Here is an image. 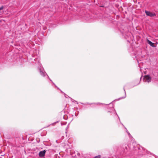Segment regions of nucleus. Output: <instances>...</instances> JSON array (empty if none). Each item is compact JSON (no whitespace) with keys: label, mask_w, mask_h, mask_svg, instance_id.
Listing matches in <instances>:
<instances>
[{"label":"nucleus","mask_w":158,"mask_h":158,"mask_svg":"<svg viewBox=\"0 0 158 158\" xmlns=\"http://www.w3.org/2000/svg\"><path fill=\"white\" fill-rule=\"evenodd\" d=\"M151 78L148 75H146L144 76L143 78V81L145 82H149L151 81Z\"/></svg>","instance_id":"obj_1"},{"label":"nucleus","mask_w":158,"mask_h":158,"mask_svg":"<svg viewBox=\"0 0 158 158\" xmlns=\"http://www.w3.org/2000/svg\"><path fill=\"white\" fill-rule=\"evenodd\" d=\"M145 12L147 16H149L151 17H153L156 16L155 13H151L150 12L147 10H145Z\"/></svg>","instance_id":"obj_2"},{"label":"nucleus","mask_w":158,"mask_h":158,"mask_svg":"<svg viewBox=\"0 0 158 158\" xmlns=\"http://www.w3.org/2000/svg\"><path fill=\"white\" fill-rule=\"evenodd\" d=\"M45 152V150H44L40 152L39 154V156L40 157H43L44 156Z\"/></svg>","instance_id":"obj_3"},{"label":"nucleus","mask_w":158,"mask_h":158,"mask_svg":"<svg viewBox=\"0 0 158 158\" xmlns=\"http://www.w3.org/2000/svg\"><path fill=\"white\" fill-rule=\"evenodd\" d=\"M61 92L64 94V97H65V98H67L68 97H69V98H70L71 99V100L72 102L76 103L77 104H78V103L76 101L74 100L73 99H72L71 98L69 97L68 95L64 93L62 91H61Z\"/></svg>","instance_id":"obj_4"},{"label":"nucleus","mask_w":158,"mask_h":158,"mask_svg":"<svg viewBox=\"0 0 158 158\" xmlns=\"http://www.w3.org/2000/svg\"><path fill=\"white\" fill-rule=\"evenodd\" d=\"M147 42L148 43L150 44L151 46L154 47H155L154 44L153 43H152V42H151L150 41L148 40H147Z\"/></svg>","instance_id":"obj_5"},{"label":"nucleus","mask_w":158,"mask_h":158,"mask_svg":"<svg viewBox=\"0 0 158 158\" xmlns=\"http://www.w3.org/2000/svg\"><path fill=\"white\" fill-rule=\"evenodd\" d=\"M40 74L41 75L44 77L45 76V75H47V74L46 73L44 72L43 71H42L40 69Z\"/></svg>","instance_id":"obj_6"},{"label":"nucleus","mask_w":158,"mask_h":158,"mask_svg":"<svg viewBox=\"0 0 158 158\" xmlns=\"http://www.w3.org/2000/svg\"><path fill=\"white\" fill-rule=\"evenodd\" d=\"M123 148L124 149V150L125 152H127L128 151V147L127 145H125L123 147Z\"/></svg>","instance_id":"obj_7"},{"label":"nucleus","mask_w":158,"mask_h":158,"mask_svg":"<svg viewBox=\"0 0 158 158\" xmlns=\"http://www.w3.org/2000/svg\"><path fill=\"white\" fill-rule=\"evenodd\" d=\"M123 89H124V92H125V96H124V97L121 98H120L121 99L123 98H124L126 96V91H125V89L124 87V88H123Z\"/></svg>","instance_id":"obj_8"},{"label":"nucleus","mask_w":158,"mask_h":158,"mask_svg":"<svg viewBox=\"0 0 158 158\" xmlns=\"http://www.w3.org/2000/svg\"><path fill=\"white\" fill-rule=\"evenodd\" d=\"M3 6H1V7H0V10H1L3 9Z\"/></svg>","instance_id":"obj_9"},{"label":"nucleus","mask_w":158,"mask_h":158,"mask_svg":"<svg viewBox=\"0 0 158 158\" xmlns=\"http://www.w3.org/2000/svg\"><path fill=\"white\" fill-rule=\"evenodd\" d=\"M93 104H95V105H98V104H101V103H93Z\"/></svg>","instance_id":"obj_10"},{"label":"nucleus","mask_w":158,"mask_h":158,"mask_svg":"<svg viewBox=\"0 0 158 158\" xmlns=\"http://www.w3.org/2000/svg\"><path fill=\"white\" fill-rule=\"evenodd\" d=\"M127 132L128 135H129V136H130L131 135L130 134V133L128 132L127 131Z\"/></svg>","instance_id":"obj_11"}]
</instances>
